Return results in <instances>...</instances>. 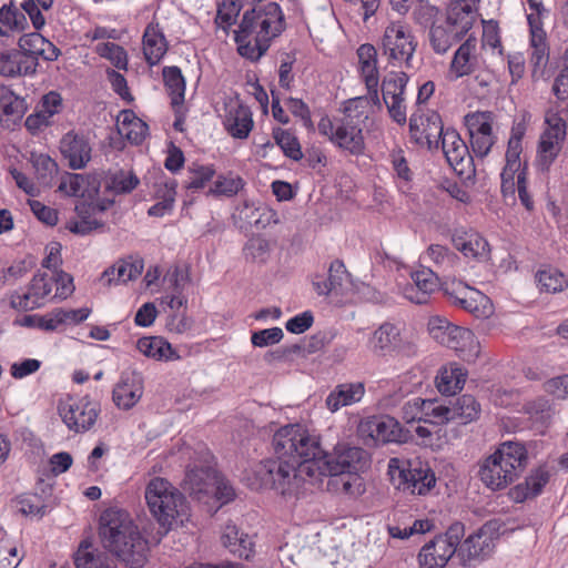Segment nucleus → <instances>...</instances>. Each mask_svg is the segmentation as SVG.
<instances>
[{
    "instance_id": "nucleus-5",
    "label": "nucleus",
    "mask_w": 568,
    "mask_h": 568,
    "mask_svg": "<svg viewBox=\"0 0 568 568\" xmlns=\"http://www.w3.org/2000/svg\"><path fill=\"white\" fill-rule=\"evenodd\" d=\"M528 453L518 442L501 443L484 459L479 467V478L486 487L500 490L513 484L525 470Z\"/></svg>"
},
{
    "instance_id": "nucleus-20",
    "label": "nucleus",
    "mask_w": 568,
    "mask_h": 568,
    "mask_svg": "<svg viewBox=\"0 0 568 568\" xmlns=\"http://www.w3.org/2000/svg\"><path fill=\"white\" fill-rule=\"evenodd\" d=\"M365 452L358 447H347L336 450L333 455H327L323 450V456L316 462L322 473H327L331 477L357 473L362 466L359 463Z\"/></svg>"
},
{
    "instance_id": "nucleus-64",
    "label": "nucleus",
    "mask_w": 568,
    "mask_h": 568,
    "mask_svg": "<svg viewBox=\"0 0 568 568\" xmlns=\"http://www.w3.org/2000/svg\"><path fill=\"white\" fill-rule=\"evenodd\" d=\"M138 184L136 175L120 171L111 176L108 187L116 194H124L133 191Z\"/></svg>"
},
{
    "instance_id": "nucleus-35",
    "label": "nucleus",
    "mask_w": 568,
    "mask_h": 568,
    "mask_svg": "<svg viewBox=\"0 0 568 568\" xmlns=\"http://www.w3.org/2000/svg\"><path fill=\"white\" fill-rule=\"evenodd\" d=\"M364 395V383H343L335 386V388L328 394L325 404L329 412L335 413L342 407L358 403Z\"/></svg>"
},
{
    "instance_id": "nucleus-57",
    "label": "nucleus",
    "mask_w": 568,
    "mask_h": 568,
    "mask_svg": "<svg viewBox=\"0 0 568 568\" xmlns=\"http://www.w3.org/2000/svg\"><path fill=\"white\" fill-rule=\"evenodd\" d=\"M95 52L109 60L116 69L128 70V53L123 47L114 42H103L97 45Z\"/></svg>"
},
{
    "instance_id": "nucleus-50",
    "label": "nucleus",
    "mask_w": 568,
    "mask_h": 568,
    "mask_svg": "<svg viewBox=\"0 0 568 568\" xmlns=\"http://www.w3.org/2000/svg\"><path fill=\"white\" fill-rule=\"evenodd\" d=\"M272 134L276 144L287 158L294 161H300L303 158L300 141L293 132L282 128H275Z\"/></svg>"
},
{
    "instance_id": "nucleus-58",
    "label": "nucleus",
    "mask_w": 568,
    "mask_h": 568,
    "mask_svg": "<svg viewBox=\"0 0 568 568\" xmlns=\"http://www.w3.org/2000/svg\"><path fill=\"white\" fill-rule=\"evenodd\" d=\"M477 318L488 317L493 313V305L490 300L478 291V296L469 294L458 306Z\"/></svg>"
},
{
    "instance_id": "nucleus-27",
    "label": "nucleus",
    "mask_w": 568,
    "mask_h": 568,
    "mask_svg": "<svg viewBox=\"0 0 568 568\" xmlns=\"http://www.w3.org/2000/svg\"><path fill=\"white\" fill-rule=\"evenodd\" d=\"M412 283L403 288V296L415 304H425L439 287L437 274L423 267L412 273Z\"/></svg>"
},
{
    "instance_id": "nucleus-24",
    "label": "nucleus",
    "mask_w": 568,
    "mask_h": 568,
    "mask_svg": "<svg viewBox=\"0 0 568 568\" xmlns=\"http://www.w3.org/2000/svg\"><path fill=\"white\" fill-rule=\"evenodd\" d=\"M18 50L24 58L32 61L36 72L39 67V59L54 61L61 53L55 44L39 32H30L21 36L18 40Z\"/></svg>"
},
{
    "instance_id": "nucleus-33",
    "label": "nucleus",
    "mask_w": 568,
    "mask_h": 568,
    "mask_svg": "<svg viewBox=\"0 0 568 568\" xmlns=\"http://www.w3.org/2000/svg\"><path fill=\"white\" fill-rule=\"evenodd\" d=\"M400 345V333L396 325L382 324L374 331L368 339L369 351L377 356H386L394 353Z\"/></svg>"
},
{
    "instance_id": "nucleus-44",
    "label": "nucleus",
    "mask_w": 568,
    "mask_h": 568,
    "mask_svg": "<svg viewBox=\"0 0 568 568\" xmlns=\"http://www.w3.org/2000/svg\"><path fill=\"white\" fill-rule=\"evenodd\" d=\"M389 162L394 172V178L398 189L406 193L409 190L410 182L413 181V171L409 168L408 161L405 156L403 149H394L389 153Z\"/></svg>"
},
{
    "instance_id": "nucleus-49",
    "label": "nucleus",
    "mask_w": 568,
    "mask_h": 568,
    "mask_svg": "<svg viewBox=\"0 0 568 568\" xmlns=\"http://www.w3.org/2000/svg\"><path fill=\"white\" fill-rule=\"evenodd\" d=\"M423 424L440 426L453 419L450 407L438 400L424 399Z\"/></svg>"
},
{
    "instance_id": "nucleus-7",
    "label": "nucleus",
    "mask_w": 568,
    "mask_h": 568,
    "mask_svg": "<svg viewBox=\"0 0 568 568\" xmlns=\"http://www.w3.org/2000/svg\"><path fill=\"white\" fill-rule=\"evenodd\" d=\"M480 0H450L446 8L444 24L430 28V44L436 53L443 54L464 39L478 18Z\"/></svg>"
},
{
    "instance_id": "nucleus-42",
    "label": "nucleus",
    "mask_w": 568,
    "mask_h": 568,
    "mask_svg": "<svg viewBox=\"0 0 568 568\" xmlns=\"http://www.w3.org/2000/svg\"><path fill=\"white\" fill-rule=\"evenodd\" d=\"M215 479L216 471L213 467H192L186 471L184 488L189 490L190 495L199 496L206 494Z\"/></svg>"
},
{
    "instance_id": "nucleus-63",
    "label": "nucleus",
    "mask_w": 568,
    "mask_h": 568,
    "mask_svg": "<svg viewBox=\"0 0 568 568\" xmlns=\"http://www.w3.org/2000/svg\"><path fill=\"white\" fill-rule=\"evenodd\" d=\"M59 191L68 196H84L87 179L79 173H65L61 178Z\"/></svg>"
},
{
    "instance_id": "nucleus-40",
    "label": "nucleus",
    "mask_w": 568,
    "mask_h": 568,
    "mask_svg": "<svg viewBox=\"0 0 568 568\" xmlns=\"http://www.w3.org/2000/svg\"><path fill=\"white\" fill-rule=\"evenodd\" d=\"M136 348L146 357L156 361H173L180 358L172 345L161 336L142 337Z\"/></svg>"
},
{
    "instance_id": "nucleus-62",
    "label": "nucleus",
    "mask_w": 568,
    "mask_h": 568,
    "mask_svg": "<svg viewBox=\"0 0 568 568\" xmlns=\"http://www.w3.org/2000/svg\"><path fill=\"white\" fill-rule=\"evenodd\" d=\"M443 292L456 306H459L469 294L478 296V290L470 287L466 283L458 280L445 282L443 285Z\"/></svg>"
},
{
    "instance_id": "nucleus-8",
    "label": "nucleus",
    "mask_w": 568,
    "mask_h": 568,
    "mask_svg": "<svg viewBox=\"0 0 568 568\" xmlns=\"http://www.w3.org/2000/svg\"><path fill=\"white\" fill-rule=\"evenodd\" d=\"M276 456L294 463L296 468L305 463L317 460L323 456L320 437L301 424L281 427L273 436Z\"/></svg>"
},
{
    "instance_id": "nucleus-4",
    "label": "nucleus",
    "mask_w": 568,
    "mask_h": 568,
    "mask_svg": "<svg viewBox=\"0 0 568 568\" xmlns=\"http://www.w3.org/2000/svg\"><path fill=\"white\" fill-rule=\"evenodd\" d=\"M144 497L150 514L164 534L189 520L191 514L185 496L165 478H152Z\"/></svg>"
},
{
    "instance_id": "nucleus-13",
    "label": "nucleus",
    "mask_w": 568,
    "mask_h": 568,
    "mask_svg": "<svg viewBox=\"0 0 568 568\" xmlns=\"http://www.w3.org/2000/svg\"><path fill=\"white\" fill-rule=\"evenodd\" d=\"M58 410L68 429L77 434L92 429L101 413L100 404L89 395L68 397L59 404Z\"/></svg>"
},
{
    "instance_id": "nucleus-1",
    "label": "nucleus",
    "mask_w": 568,
    "mask_h": 568,
    "mask_svg": "<svg viewBox=\"0 0 568 568\" xmlns=\"http://www.w3.org/2000/svg\"><path fill=\"white\" fill-rule=\"evenodd\" d=\"M98 534L103 548L129 568H142L148 561L149 541L126 510L106 508L100 516Z\"/></svg>"
},
{
    "instance_id": "nucleus-31",
    "label": "nucleus",
    "mask_w": 568,
    "mask_h": 568,
    "mask_svg": "<svg viewBox=\"0 0 568 568\" xmlns=\"http://www.w3.org/2000/svg\"><path fill=\"white\" fill-rule=\"evenodd\" d=\"M550 474L545 466L532 469L525 480L509 489L508 496L515 503L537 497L548 484Z\"/></svg>"
},
{
    "instance_id": "nucleus-37",
    "label": "nucleus",
    "mask_w": 568,
    "mask_h": 568,
    "mask_svg": "<svg viewBox=\"0 0 568 568\" xmlns=\"http://www.w3.org/2000/svg\"><path fill=\"white\" fill-rule=\"evenodd\" d=\"M31 60L24 58L18 49L0 52V75L7 78L34 75Z\"/></svg>"
},
{
    "instance_id": "nucleus-32",
    "label": "nucleus",
    "mask_w": 568,
    "mask_h": 568,
    "mask_svg": "<svg viewBox=\"0 0 568 568\" xmlns=\"http://www.w3.org/2000/svg\"><path fill=\"white\" fill-rule=\"evenodd\" d=\"M222 545L242 559H251L255 554L253 537L241 531L236 525L227 523L221 535Z\"/></svg>"
},
{
    "instance_id": "nucleus-55",
    "label": "nucleus",
    "mask_w": 568,
    "mask_h": 568,
    "mask_svg": "<svg viewBox=\"0 0 568 568\" xmlns=\"http://www.w3.org/2000/svg\"><path fill=\"white\" fill-rule=\"evenodd\" d=\"M106 561L108 558L93 549L92 544L88 540L81 541L74 556L77 568H99Z\"/></svg>"
},
{
    "instance_id": "nucleus-16",
    "label": "nucleus",
    "mask_w": 568,
    "mask_h": 568,
    "mask_svg": "<svg viewBox=\"0 0 568 568\" xmlns=\"http://www.w3.org/2000/svg\"><path fill=\"white\" fill-rule=\"evenodd\" d=\"M545 124L546 128L538 143L537 158L542 169H549L562 149L567 124L557 112H547Z\"/></svg>"
},
{
    "instance_id": "nucleus-26",
    "label": "nucleus",
    "mask_w": 568,
    "mask_h": 568,
    "mask_svg": "<svg viewBox=\"0 0 568 568\" xmlns=\"http://www.w3.org/2000/svg\"><path fill=\"white\" fill-rule=\"evenodd\" d=\"M457 547V557L464 566H473L474 561L484 560L495 548L494 537L485 529L468 536Z\"/></svg>"
},
{
    "instance_id": "nucleus-56",
    "label": "nucleus",
    "mask_w": 568,
    "mask_h": 568,
    "mask_svg": "<svg viewBox=\"0 0 568 568\" xmlns=\"http://www.w3.org/2000/svg\"><path fill=\"white\" fill-rule=\"evenodd\" d=\"M241 11L240 0H222L217 7L215 24L225 32L236 22Z\"/></svg>"
},
{
    "instance_id": "nucleus-52",
    "label": "nucleus",
    "mask_w": 568,
    "mask_h": 568,
    "mask_svg": "<svg viewBox=\"0 0 568 568\" xmlns=\"http://www.w3.org/2000/svg\"><path fill=\"white\" fill-rule=\"evenodd\" d=\"M189 190H203L216 174L214 164L192 163L189 169Z\"/></svg>"
},
{
    "instance_id": "nucleus-48",
    "label": "nucleus",
    "mask_w": 568,
    "mask_h": 568,
    "mask_svg": "<svg viewBox=\"0 0 568 568\" xmlns=\"http://www.w3.org/2000/svg\"><path fill=\"white\" fill-rule=\"evenodd\" d=\"M97 209H99V211H104L105 206H99L98 204L77 205L75 210L80 216V220L70 221L67 226L68 230L74 234L85 235L91 231L100 227L102 224L99 221H97L95 219H91L90 216H87L89 212H93Z\"/></svg>"
},
{
    "instance_id": "nucleus-22",
    "label": "nucleus",
    "mask_w": 568,
    "mask_h": 568,
    "mask_svg": "<svg viewBox=\"0 0 568 568\" xmlns=\"http://www.w3.org/2000/svg\"><path fill=\"white\" fill-rule=\"evenodd\" d=\"M452 244L467 260L483 263L490 258L488 241L473 229H456L452 234Z\"/></svg>"
},
{
    "instance_id": "nucleus-43",
    "label": "nucleus",
    "mask_w": 568,
    "mask_h": 568,
    "mask_svg": "<svg viewBox=\"0 0 568 568\" xmlns=\"http://www.w3.org/2000/svg\"><path fill=\"white\" fill-rule=\"evenodd\" d=\"M27 111L26 100L10 87L0 85V123L4 119L20 120Z\"/></svg>"
},
{
    "instance_id": "nucleus-41",
    "label": "nucleus",
    "mask_w": 568,
    "mask_h": 568,
    "mask_svg": "<svg viewBox=\"0 0 568 568\" xmlns=\"http://www.w3.org/2000/svg\"><path fill=\"white\" fill-rule=\"evenodd\" d=\"M142 271L143 263L141 261H120L103 272L101 281L108 285L125 284L138 278Z\"/></svg>"
},
{
    "instance_id": "nucleus-34",
    "label": "nucleus",
    "mask_w": 568,
    "mask_h": 568,
    "mask_svg": "<svg viewBox=\"0 0 568 568\" xmlns=\"http://www.w3.org/2000/svg\"><path fill=\"white\" fill-rule=\"evenodd\" d=\"M168 48V41L159 24L149 23L142 38V49L146 63L151 67L159 64Z\"/></svg>"
},
{
    "instance_id": "nucleus-12",
    "label": "nucleus",
    "mask_w": 568,
    "mask_h": 568,
    "mask_svg": "<svg viewBox=\"0 0 568 568\" xmlns=\"http://www.w3.org/2000/svg\"><path fill=\"white\" fill-rule=\"evenodd\" d=\"M255 474L262 487L274 489L283 496L292 495L298 487L296 465L278 456L261 462Z\"/></svg>"
},
{
    "instance_id": "nucleus-9",
    "label": "nucleus",
    "mask_w": 568,
    "mask_h": 568,
    "mask_svg": "<svg viewBox=\"0 0 568 568\" xmlns=\"http://www.w3.org/2000/svg\"><path fill=\"white\" fill-rule=\"evenodd\" d=\"M428 332L438 344L454 351L466 362H475L480 354V343L474 332L455 325L444 317H430Z\"/></svg>"
},
{
    "instance_id": "nucleus-19",
    "label": "nucleus",
    "mask_w": 568,
    "mask_h": 568,
    "mask_svg": "<svg viewBox=\"0 0 568 568\" xmlns=\"http://www.w3.org/2000/svg\"><path fill=\"white\" fill-rule=\"evenodd\" d=\"M439 146L453 170L464 175L473 166V155L469 146L455 129H446L439 140Z\"/></svg>"
},
{
    "instance_id": "nucleus-28",
    "label": "nucleus",
    "mask_w": 568,
    "mask_h": 568,
    "mask_svg": "<svg viewBox=\"0 0 568 568\" xmlns=\"http://www.w3.org/2000/svg\"><path fill=\"white\" fill-rule=\"evenodd\" d=\"M60 150L73 170L83 169L91 160L92 149L88 138L73 131L62 138Z\"/></svg>"
},
{
    "instance_id": "nucleus-39",
    "label": "nucleus",
    "mask_w": 568,
    "mask_h": 568,
    "mask_svg": "<svg viewBox=\"0 0 568 568\" xmlns=\"http://www.w3.org/2000/svg\"><path fill=\"white\" fill-rule=\"evenodd\" d=\"M162 77L171 105L174 109L182 106L185 100L186 82L181 69L176 65L164 67Z\"/></svg>"
},
{
    "instance_id": "nucleus-47",
    "label": "nucleus",
    "mask_w": 568,
    "mask_h": 568,
    "mask_svg": "<svg viewBox=\"0 0 568 568\" xmlns=\"http://www.w3.org/2000/svg\"><path fill=\"white\" fill-rule=\"evenodd\" d=\"M423 258L433 262L435 266L443 272L454 270L459 263V257L456 253L450 251L447 246L439 244H432L424 253Z\"/></svg>"
},
{
    "instance_id": "nucleus-11",
    "label": "nucleus",
    "mask_w": 568,
    "mask_h": 568,
    "mask_svg": "<svg viewBox=\"0 0 568 568\" xmlns=\"http://www.w3.org/2000/svg\"><path fill=\"white\" fill-rule=\"evenodd\" d=\"M464 534V525L455 523L445 534L424 545L418 555L420 568H444L448 560L457 554V547Z\"/></svg>"
},
{
    "instance_id": "nucleus-59",
    "label": "nucleus",
    "mask_w": 568,
    "mask_h": 568,
    "mask_svg": "<svg viewBox=\"0 0 568 568\" xmlns=\"http://www.w3.org/2000/svg\"><path fill=\"white\" fill-rule=\"evenodd\" d=\"M520 173H524V175L527 178V168L526 166H510V164H505L501 173H500V179H501V185H500V189H501V193L504 195L505 199L507 197H511L513 200H515V194H516V185H517V181H518V175H520Z\"/></svg>"
},
{
    "instance_id": "nucleus-17",
    "label": "nucleus",
    "mask_w": 568,
    "mask_h": 568,
    "mask_svg": "<svg viewBox=\"0 0 568 568\" xmlns=\"http://www.w3.org/2000/svg\"><path fill=\"white\" fill-rule=\"evenodd\" d=\"M444 132L442 118L436 111L419 108L409 119V138L418 146L438 149Z\"/></svg>"
},
{
    "instance_id": "nucleus-30",
    "label": "nucleus",
    "mask_w": 568,
    "mask_h": 568,
    "mask_svg": "<svg viewBox=\"0 0 568 568\" xmlns=\"http://www.w3.org/2000/svg\"><path fill=\"white\" fill-rule=\"evenodd\" d=\"M226 132L234 139H246L253 126V115L247 105L242 103H231L226 108L225 119L223 121Z\"/></svg>"
},
{
    "instance_id": "nucleus-38",
    "label": "nucleus",
    "mask_w": 568,
    "mask_h": 568,
    "mask_svg": "<svg viewBox=\"0 0 568 568\" xmlns=\"http://www.w3.org/2000/svg\"><path fill=\"white\" fill-rule=\"evenodd\" d=\"M116 129L120 135L133 144H140L148 134V125L132 110H122L118 115Z\"/></svg>"
},
{
    "instance_id": "nucleus-2",
    "label": "nucleus",
    "mask_w": 568,
    "mask_h": 568,
    "mask_svg": "<svg viewBox=\"0 0 568 568\" xmlns=\"http://www.w3.org/2000/svg\"><path fill=\"white\" fill-rule=\"evenodd\" d=\"M285 29L283 11L276 2H266L245 11L235 31L237 53L251 61H258L271 42Z\"/></svg>"
},
{
    "instance_id": "nucleus-51",
    "label": "nucleus",
    "mask_w": 568,
    "mask_h": 568,
    "mask_svg": "<svg viewBox=\"0 0 568 568\" xmlns=\"http://www.w3.org/2000/svg\"><path fill=\"white\" fill-rule=\"evenodd\" d=\"M453 410V419H459L462 424L470 423L478 418L480 405L471 395H463L457 398Z\"/></svg>"
},
{
    "instance_id": "nucleus-46",
    "label": "nucleus",
    "mask_w": 568,
    "mask_h": 568,
    "mask_svg": "<svg viewBox=\"0 0 568 568\" xmlns=\"http://www.w3.org/2000/svg\"><path fill=\"white\" fill-rule=\"evenodd\" d=\"M359 79L365 84L367 90L366 95L356 97L355 99H366L368 105H379V70L378 64L366 65L365 68L357 69Z\"/></svg>"
},
{
    "instance_id": "nucleus-61",
    "label": "nucleus",
    "mask_w": 568,
    "mask_h": 568,
    "mask_svg": "<svg viewBox=\"0 0 568 568\" xmlns=\"http://www.w3.org/2000/svg\"><path fill=\"white\" fill-rule=\"evenodd\" d=\"M443 292L456 306H459L469 294L478 296V290L470 287L466 283L458 280L445 282L443 285Z\"/></svg>"
},
{
    "instance_id": "nucleus-23",
    "label": "nucleus",
    "mask_w": 568,
    "mask_h": 568,
    "mask_svg": "<svg viewBox=\"0 0 568 568\" xmlns=\"http://www.w3.org/2000/svg\"><path fill=\"white\" fill-rule=\"evenodd\" d=\"M529 26V62L532 77H541L549 62L550 47L544 21L531 18Z\"/></svg>"
},
{
    "instance_id": "nucleus-14",
    "label": "nucleus",
    "mask_w": 568,
    "mask_h": 568,
    "mask_svg": "<svg viewBox=\"0 0 568 568\" xmlns=\"http://www.w3.org/2000/svg\"><path fill=\"white\" fill-rule=\"evenodd\" d=\"M417 42L410 29L402 22H392L386 27L382 39V49L392 65H410Z\"/></svg>"
},
{
    "instance_id": "nucleus-60",
    "label": "nucleus",
    "mask_w": 568,
    "mask_h": 568,
    "mask_svg": "<svg viewBox=\"0 0 568 568\" xmlns=\"http://www.w3.org/2000/svg\"><path fill=\"white\" fill-rule=\"evenodd\" d=\"M408 81V77L405 72H392L389 73L382 83L383 100L403 97L404 91Z\"/></svg>"
},
{
    "instance_id": "nucleus-18",
    "label": "nucleus",
    "mask_w": 568,
    "mask_h": 568,
    "mask_svg": "<svg viewBox=\"0 0 568 568\" xmlns=\"http://www.w3.org/2000/svg\"><path fill=\"white\" fill-rule=\"evenodd\" d=\"M358 430L363 437H368L375 443H404L408 439L400 424L393 417L371 416L361 422Z\"/></svg>"
},
{
    "instance_id": "nucleus-25",
    "label": "nucleus",
    "mask_w": 568,
    "mask_h": 568,
    "mask_svg": "<svg viewBox=\"0 0 568 568\" xmlns=\"http://www.w3.org/2000/svg\"><path fill=\"white\" fill-rule=\"evenodd\" d=\"M144 392L143 378L136 372H123L112 392V399L120 409L129 410L141 399Z\"/></svg>"
},
{
    "instance_id": "nucleus-29",
    "label": "nucleus",
    "mask_w": 568,
    "mask_h": 568,
    "mask_svg": "<svg viewBox=\"0 0 568 568\" xmlns=\"http://www.w3.org/2000/svg\"><path fill=\"white\" fill-rule=\"evenodd\" d=\"M478 69L477 39L469 36L455 51L449 73L455 79L470 75Z\"/></svg>"
},
{
    "instance_id": "nucleus-3",
    "label": "nucleus",
    "mask_w": 568,
    "mask_h": 568,
    "mask_svg": "<svg viewBox=\"0 0 568 568\" xmlns=\"http://www.w3.org/2000/svg\"><path fill=\"white\" fill-rule=\"evenodd\" d=\"M371 110L366 99H348L342 103V116L321 118L317 123L318 133L336 148L352 155H361L365 151L363 130Z\"/></svg>"
},
{
    "instance_id": "nucleus-45",
    "label": "nucleus",
    "mask_w": 568,
    "mask_h": 568,
    "mask_svg": "<svg viewBox=\"0 0 568 568\" xmlns=\"http://www.w3.org/2000/svg\"><path fill=\"white\" fill-rule=\"evenodd\" d=\"M244 185V180L233 172L219 174L216 180L210 186L207 194L213 196L233 197L243 190Z\"/></svg>"
},
{
    "instance_id": "nucleus-36",
    "label": "nucleus",
    "mask_w": 568,
    "mask_h": 568,
    "mask_svg": "<svg viewBox=\"0 0 568 568\" xmlns=\"http://www.w3.org/2000/svg\"><path fill=\"white\" fill-rule=\"evenodd\" d=\"M468 372L458 363H448L444 365L436 376V387L444 395H455L462 390Z\"/></svg>"
},
{
    "instance_id": "nucleus-10",
    "label": "nucleus",
    "mask_w": 568,
    "mask_h": 568,
    "mask_svg": "<svg viewBox=\"0 0 568 568\" xmlns=\"http://www.w3.org/2000/svg\"><path fill=\"white\" fill-rule=\"evenodd\" d=\"M387 473L397 489L410 495H427L436 485L433 469L419 462L390 458Z\"/></svg>"
},
{
    "instance_id": "nucleus-21",
    "label": "nucleus",
    "mask_w": 568,
    "mask_h": 568,
    "mask_svg": "<svg viewBox=\"0 0 568 568\" xmlns=\"http://www.w3.org/2000/svg\"><path fill=\"white\" fill-rule=\"evenodd\" d=\"M365 452L358 447H347L336 450L333 455H327L323 450V456L316 462L322 473H327L331 477L357 473L362 466L359 463Z\"/></svg>"
},
{
    "instance_id": "nucleus-54",
    "label": "nucleus",
    "mask_w": 568,
    "mask_h": 568,
    "mask_svg": "<svg viewBox=\"0 0 568 568\" xmlns=\"http://www.w3.org/2000/svg\"><path fill=\"white\" fill-rule=\"evenodd\" d=\"M0 24L14 32H21L28 27L26 14L11 0L0 8Z\"/></svg>"
},
{
    "instance_id": "nucleus-15",
    "label": "nucleus",
    "mask_w": 568,
    "mask_h": 568,
    "mask_svg": "<svg viewBox=\"0 0 568 568\" xmlns=\"http://www.w3.org/2000/svg\"><path fill=\"white\" fill-rule=\"evenodd\" d=\"M464 120L473 154L484 159L497 140L494 133L495 114L491 111H475L466 114Z\"/></svg>"
},
{
    "instance_id": "nucleus-53",
    "label": "nucleus",
    "mask_w": 568,
    "mask_h": 568,
    "mask_svg": "<svg viewBox=\"0 0 568 568\" xmlns=\"http://www.w3.org/2000/svg\"><path fill=\"white\" fill-rule=\"evenodd\" d=\"M536 278L541 292L558 293L568 287V277L555 268L540 270Z\"/></svg>"
},
{
    "instance_id": "nucleus-6",
    "label": "nucleus",
    "mask_w": 568,
    "mask_h": 568,
    "mask_svg": "<svg viewBox=\"0 0 568 568\" xmlns=\"http://www.w3.org/2000/svg\"><path fill=\"white\" fill-rule=\"evenodd\" d=\"M74 292L73 278L65 272H38L27 290L10 296V306L19 312L40 308L53 301H63Z\"/></svg>"
}]
</instances>
